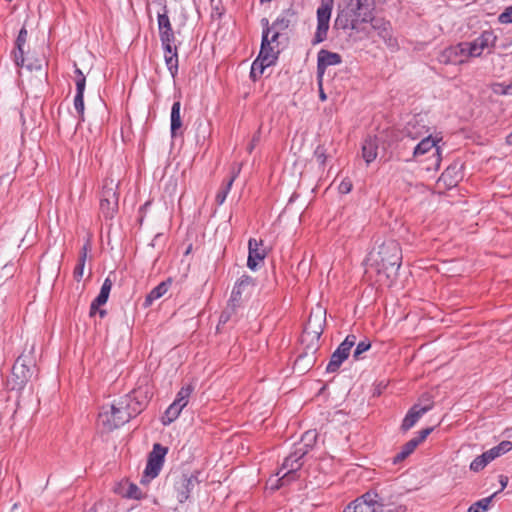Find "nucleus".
<instances>
[{"label":"nucleus","mask_w":512,"mask_h":512,"mask_svg":"<svg viewBox=\"0 0 512 512\" xmlns=\"http://www.w3.org/2000/svg\"><path fill=\"white\" fill-rule=\"evenodd\" d=\"M261 246L262 241L258 242L256 239H250L248 242L249 255L247 259V266L251 270H255L259 262L263 261L266 256V252Z\"/></svg>","instance_id":"obj_15"},{"label":"nucleus","mask_w":512,"mask_h":512,"mask_svg":"<svg viewBox=\"0 0 512 512\" xmlns=\"http://www.w3.org/2000/svg\"><path fill=\"white\" fill-rule=\"evenodd\" d=\"M195 386L193 384H187L183 386L176 395L175 404L185 408L189 402L190 396L193 393Z\"/></svg>","instance_id":"obj_30"},{"label":"nucleus","mask_w":512,"mask_h":512,"mask_svg":"<svg viewBox=\"0 0 512 512\" xmlns=\"http://www.w3.org/2000/svg\"><path fill=\"white\" fill-rule=\"evenodd\" d=\"M252 149H253V146L249 145V151H252Z\"/></svg>","instance_id":"obj_59"},{"label":"nucleus","mask_w":512,"mask_h":512,"mask_svg":"<svg viewBox=\"0 0 512 512\" xmlns=\"http://www.w3.org/2000/svg\"><path fill=\"white\" fill-rule=\"evenodd\" d=\"M497 493L498 492H495L491 496L483 498V499L477 501L476 503L472 504L469 507L468 512H484V511H486L489 508L493 497H495L497 495Z\"/></svg>","instance_id":"obj_35"},{"label":"nucleus","mask_w":512,"mask_h":512,"mask_svg":"<svg viewBox=\"0 0 512 512\" xmlns=\"http://www.w3.org/2000/svg\"><path fill=\"white\" fill-rule=\"evenodd\" d=\"M261 23L264 26L263 35H262V43H261V49H260L259 56L252 64V68H251V76L252 77H255L257 70H259V73L262 74L264 69L266 67H269L272 64H274L275 60L277 59V55L271 46V44L274 41H271V38H269V34H270L269 21L266 18H264L261 20Z\"/></svg>","instance_id":"obj_5"},{"label":"nucleus","mask_w":512,"mask_h":512,"mask_svg":"<svg viewBox=\"0 0 512 512\" xmlns=\"http://www.w3.org/2000/svg\"><path fill=\"white\" fill-rule=\"evenodd\" d=\"M352 189V183L349 180H343L339 185V191L342 194H347Z\"/></svg>","instance_id":"obj_49"},{"label":"nucleus","mask_w":512,"mask_h":512,"mask_svg":"<svg viewBox=\"0 0 512 512\" xmlns=\"http://www.w3.org/2000/svg\"><path fill=\"white\" fill-rule=\"evenodd\" d=\"M497 458V451L493 448L476 457L470 464V469L474 472L481 471L488 463Z\"/></svg>","instance_id":"obj_26"},{"label":"nucleus","mask_w":512,"mask_h":512,"mask_svg":"<svg viewBox=\"0 0 512 512\" xmlns=\"http://www.w3.org/2000/svg\"><path fill=\"white\" fill-rule=\"evenodd\" d=\"M371 347V343L369 341H360L355 350H354V353H353V358L355 360H359L360 359V356L361 354H363L364 352L368 351Z\"/></svg>","instance_id":"obj_40"},{"label":"nucleus","mask_w":512,"mask_h":512,"mask_svg":"<svg viewBox=\"0 0 512 512\" xmlns=\"http://www.w3.org/2000/svg\"><path fill=\"white\" fill-rule=\"evenodd\" d=\"M27 30L26 28H22L20 31H19V34H18V37L16 39V42H15V46L16 47H24L26 41H27Z\"/></svg>","instance_id":"obj_47"},{"label":"nucleus","mask_w":512,"mask_h":512,"mask_svg":"<svg viewBox=\"0 0 512 512\" xmlns=\"http://www.w3.org/2000/svg\"><path fill=\"white\" fill-rule=\"evenodd\" d=\"M108 298L109 296L107 294L100 292L91 303L90 314L93 315L94 313H96L98 308L107 302Z\"/></svg>","instance_id":"obj_38"},{"label":"nucleus","mask_w":512,"mask_h":512,"mask_svg":"<svg viewBox=\"0 0 512 512\" xmlns=\"http://www.w3.org/2000/svg\"><path fill=\"white\" fill-rule=\"evenodd\" d=\"M332 6V0H322L320 6L317 9V29L312 41L314 45L323 42L327 37Z\"/></svg>","instance_id":"obj_7"},{"label":"nucleus","mask_w":512,"mask_h":512,"mask_svg":"<svg viewBox=\"0 0 512 512\" xmlns=\"http://www.w3.org/2000/svg\"><path fill=\"white\" fill-rule=\"evenodd\" d=\"M33 367L31 357L20 355L13 365L12 374L7 380V387L10 390H23L33 375Z\"/></svg>","instance_id":"obj_4"},{"label":"nucleus","mask_w":512,"mask_h":512,"mask_svg":"<svg viewBox=\"0 0 512 512\" xmlns=\"http://www.w3.org/2000/svg\"><path fill=\"white\" fill-rule=\"evenodd\" d=\"M254 287V279L251 276L243 275L235 284L230 301L235 306L242 298V296H247L252 292Z\"/></svg>","instance_id":"obj_13"},{"label":"nucleus","mask_w":512,"mask_h":512,"mask_svg":"<svg viewBox=\"0 0 512 512\" xmlns=\"http://www.w3.org/2000/svg\"><path fill=\"white\" fill-rule=\"evenodd\" d=\"M171 281H163L158 284L155 288H153L150 293L146 296L144 301V307H149L153 304L154 301L161 298L169 289Z\"/></svg>","instance_id":"obj_28"},{"label":"nucleus","mask_w":512,"mask_h":512,"mask_svg":"<svg viewBox=\"0 0 512 512\" xmlns=\"http://www.w3.org/2000/svg\"><path fill=\"white\" fill-rule=\"evenodd\" d=\"M340 63H341V56L339 54L330 52L327 50H321L318 53V59H317L318 74L321 76L324 74L325 69L328 66L338 65Z\"/></svg>","instance_id":"obj_20"},{"label":"nucleus","mask_w":512,"mask_h":512,"mask_svg":"<svg viewBox=\"0 0 512 512\" xmlns=\"http://www.w3.org/2000/svg\"><path fill=\"white\" fill-rule=\"evenodd\" d=\"M125 496L133 499H140L142 497L141 490L135 484H129Z\"/></svg>","instance_id":"obj_42"},{"label":"nucleus","mask_w":512,"mask_h":512,"mask_svg":"<svg viewBox=\"0 0 512 512\" xmlns=\"http://www.w3.org/2000/svg\"><path fill=\"white\" fill-rule=\"evenodd\" d=\"M87 253H88V244H86L82 247L80 256L78 259V264L74 268L73 274H74V278L77 281H80L81 278L83 277V271H84V266H85V262H86V258H87Z\"/></svg>","instance_id":"obj_33"},{"label":"nucleus","mask_w":512,"mask_h":512,"mask_svg":"<svg viewBox=\"0 0 512 512\" xmlns=\"http://www.w3.org/2000/svg\"><path fill=\"white\" fill-rule=\"evenodd\" d=\"M128 410L129 405H124L123 401L120 400L118 403L112 404L109 409L101 411L98 421L105 429L111 431L124 425L132 418Z\"/></svg>","instance_id":"obj_6"},{"label":"nucleus","mask_w":512,"mask_h":512,"mask_svg":"<svg viewBox=\"0 0 512 512\" xmlns=\"http://www.w3.org/2000/svg\"><path fill=\"white\" fill-rule=\"evenodd\" d=\"M428 130L426 126L423 124V119L414 116L411 120H409L405 126L404 133L407 137L412 140L418 139L424 136Z\"/></svg>","instance_id":"obj_21"},{"label":"nucleus","mask_w":512,"mask_h":512,"mask_svg":"<svg viewBox=\"0 0 512 512\" xmlns=\"http://www.w3.org/2000/svg\"><path fill=\"white\" fill-rule=\"evenodd\" d=\"M347 8L355 9V20H357V29L359 28V24L362 22H368L372 20L371 12L369 11L367 6H364L360 0H357L356 4H350Z\"/></svg>","instance_id":"obj_29"},{"label":"nucleus","mask_w":512,"mask_h":512,"mask_svg":"<svg viewBox=\"0 0 512 512\" xmlns=\"http://www.w3.org/2000/svg\"><path fill=\"white\" fill-rule=\"evenodd\" d=\"M494 451H497V457L500 455L509 452L512 449V442L510 441H502L499 445L493 447Z\"/></svg>","instance_id":"obj_45"},{"label":"nucleus","mask_w":512,"mask_h":512,"mask_svg":"<svg viewBox=\"0 0 512 512\" xmlns=\"http://www.w3.org/2000/svg\"><path fill=\"white\" fill-rule=\"evenodd\" d=\"M507 143L512 145V132L507 136Z\"/></svg>","instance_id":"obj_56"},{"label":"nucleus","mask_w":512,"mask_h":512,"mask_svg":"<svg viewBox=\"0 0 512 512\" xmlns=\"http://www.w3.org/2000/svg\"><path fill=\"white\" fill-rule=\"evenodd\" d=\"M199 472L192 473L190 475H182L178 481L175 483V490L177 492V499L179 502L183 503L186 501L190 493L196 488L199 484L198 479Z\"/></svg>","instance_id":"obj_11"},{"label":"nucleus","mask_w":512,"mask_h":512,"mask_svg":"<svg viewBox=\"0 0 512 512\" xmlns=\"http://www.w3.org/2000/svg\"><path fill=\"white\" fill-rule=\"evenodd\" d=\"M100 317H104L106 315V310H99Z\"/></svg>","instance_id":"obj_57"},{"label":"nucleus","mask_w":512,"mask_h":512,"mask_svg":"<svg viewBox=\"0 0 512 512\" xmlns=\"http://www.w3.org/2000/svg\"><path fill=\"white\" fill-rule=\"evenodd\" d=\"M468 50L467 42H461L457 45L450 46L445 49L442 54L443 61L453 64H462L471 58V56L468 55Z\"/></svg>","instance_id":"obj_12"},{"label":"nucleus","mask_w":512,"mask_h":512,"mask_svg":"<svg viewBox=\"0 0 512 512\" xmlns=\"http://www.w3.org/2000/svg\"><path fill=\"white\" fill-rule=\"evenodd\" d=\"M355 343L356 336L353 334L348 335L331 355L330 361L326 367V371L329 373H334L338 371L342 363L350 355V351L352 347L355 345Z\"/></svg>","instance_id":"obj_9"},{"label":"nucleus","mask_w":512,"mask_h":512,"mask_svg":"<svg viewBox=\"0 0 512 512\" xmlns=\"http://www.w3.org/2000/svg\"><path fill=\"white\" fill-rule=\"evenodd\" d=\"M75 85H76V94L84 95L85 87H86V77L83 72L76 67L75 68Z\"/></svg>","instance_id":"obj_36"},{"label":"nucleus","mask_w":512,"mask_h":512,"mask_svg":"<svg viewBox=\"0 0 512 512\" xmlns=\"http://www.w3.org/2000/svg\"><path fill=\"white\" fill-rule=\"evenodd\" d=\"M508 477L507 476H504V475H500L499 476V482H500V485H501V490H503L507 484H508Z\"/></svg>","instance_id":"obj_52"},{"label":"nucleus","mask_w":512,"mask_h":512,"mask_svg":"<svg viewBox=\"0 0 512 512\" xmlns=\"http://www.w3.org/2000/svg\"><path fill=\"white\" fill-rule=\"evenodd\" d=\"M355 16L354 8H346L338 13L337 18L335 20V26L338 29H351L357 30V20L353 18Z\"/></svg>","instance_id":"obj_19"},{"label":"nucleus","mask_w":512,"mask_h":512,"mask_svg":"<svg viewBox=\"0 0 512 512\" xmlns=\"http://www.w3.org/2000/svg\"><path fill=\"white\" fill-rule=\"evenodd\" d=\"M262 3L263 2H271L272 0H260Z\"/></svg>","instance_id":"obj_58"},{"label":"nucleus","mask_w":512,"mask_h":512,"mask_svg":"<svg viewBox=\"0 0 512 512\" xmlns=\"http://www.w3.org/2000/svg\"><path fill=\"white\" fill-rule=\"evenodd\" d=\"M74 108L80 120H84V95L76 94L74 97Z\"/></svg>","instance_id":"obj_39"},{"label":"nucleus","mask_w":512,"mask_h":512,"mask_svg":"<svg viewBox=\"0 0 512 512\" xmlns=\"http://www.w3.org/2000/svg\"><path fill=\"white\" fill-rule=\"evenodd\" d=\"M158 29L161 44L175 43V35L166 11L158 14Z\"/></svg>","instance_id":"obj_18"},{"label":"nucleus","mask_w":512,"mask_h":512,"mask_svg":"<svg viewBox=\"0 0 512 512\" xmlns=\"http://www.w3.org/2000/svg\"><path fill=\"white\" fill-rule=\"evenodd\" d=\"M320 99H321L322 101L326 100V95H325V93L323 92V90H322V89L320 90Z\"/></svg>","instance_id":"obj_55"},{"label":"nucleus","mask_w":512,"mask_h":512,"mask_svg":"<svg viewBox=\"0 0 512 512\" xmlns=\"http://www.w3.org/2000/svg\"><path fill=\"white\" fill-rule=\"evenodd\" d=\"M121 401H123L124 405H129L128 412L132 417L139 414L146 405V397L142 396L141 390H134L132 393L122 398Z\"/></svg>","instance_id":"obj_16"},{"label":"nucleus","mask_w":512,"mask_h":512,"mask_svg":"<svg viewBox=\"0 0 512 512\" xmlns=\"http://www.w3.org/2000/svg\"><path fill=\"white\" fill-rule=\"evenodd\" d=\"M164 50V59L167 69L169 70L172 78H175L178 73V53L177 47L174 43L162 44Z\"/></svg>","instance_id":"obj_17"},{"label":"nucleus","mask_w":512,"mask_h":512,"mask_svg":"<svg viewBox=\"0 0 512 512\" xmlns=\"http://www.w3.org/2000/svg\"><path fill=\"white\" fill-rule=\"evenodd\" d=\"M167 448L156 443L153 446V450L149 453L147 465L144 471L145 477L155 478L159 475L165 455L167 454Z\"/></svg>","instance_id":"obj_10"},{"label":"nucleus","mask_w":512,"mask_h":512,"mask_svg":"<svg viewBox=\"0 0 512 512\" xmlns=\"http://www.w3.org/2000/svg\"><path fill=\"white\" fill-rule=\"evenodd\" d=\"M112 288V281L109 278H106L101 286L100 292L105 293L109 296Z\"/></svg>","instance_id":"obj_50"},{"label":"nucleus","mask_w":512,"mask_h":512,"mask_svg":"<svg viewBox=\"0 0 512 512\" xmlns=\"http://www.w3.org/2000/svg\"><path fill=\"white\" fill-rule=\"evenodd\" d=\"M498 21L501 24L512 23V6H508L504 9V11L498 16Z\"/></svg>","instance_id":"obj_41"},{"label":"nucleus","mask_w":512,"mask_h":512,"mask_svg":"<svg viewBox=\"0 0 512 512\" xmlns=\"http://www.w3.org/2000/svg\"><path fill=\"white\" fill-rule=\"evenodd\" d=\"M232 185H233V180H228L223 185V187L218 191L216 198H215L218 205H222L225 202L227 195L229 194V192L231 190Z\"/></svg>","instance_id":"obj_37"},{"label":"nucleus","mask_w":512,"mask_h":512,"mask_svg":"<svg viewBox=\"0 0 512 512\" xmlns=\"http://www.w3.org/2000/svg\"><path fill=\"white\" fill-rule=\"evenodd\" d=\"M241 171V164H236L232 167L231 177L229 180L235 181Z\"/></svg>","instance_id":"obj_51"},{"label":"nucleus","mask_w":512,"mask_h":512,"mask_svg":"<svg viewBox=\"0 0 512 512\" xmlns=\"http://www.w3.org/2000/svg\"><path fill=\"white\" fill-rule=\"evenodd\" d=\"M184 408L181 406L175 404L174 402L170 404V406L166 409L163 417H162V424L163 425H170L172 422H174L180 415L181 411Z\"/></svg>","instance_id":"obj_31"},{"label":"nucleus","mask_w":512,"mask_h":512,"mask_svg":"<svg viewBox=\"0 0 512 512\" xmlns=\"http://www.w3.org/2000/svg\"><path fill=\"white\" fill-rule=\"evenodd\" d=\"M494 91L502 95H512V83L510 84H497Z\"/></svg>","instance_id":"obj_46"},{"label":"nucleus","mask_w":512,"mask_h":512,"mask_svg":"<svg viewBox=\"0 0 512 512\" xmlns=\"http://www.w3.org/2000/svg\"><path fill=\"white\" fill-rule=\"evenodd\" d=\"M316 440V433L313 431H307L301 439V442L295 447V449L284 459V462L278 471L277 475L282 473L281 485L284 482H289L294 479V474L302 466L301 459L308 453Z\"/></svg>","instance_id":"obj_3"},{"label":"nucleus","mask_w":512,"mask_h":512,"mask_svg":"<svg viewBox=\"0 0 512 512\" xmlns=\"http://www.w3.org/2000/svg\"><path fill=\"white\" fill-rule=\"evenodd\" d=\"M304 360L303 357H299L297 358V360L295 361V364H294V369L295 370H298V371H302V369L300 368V364L301 362Z\"/></svg>","instance_id":"obj_54"},{"label":"nucleus","mask_w":512,"mask_h":512,"mask_svg":"<svg viewBox=\"0 0 512 512\" xmlns=\"http://www.w3.org/2000/svg\"><path fill=\"white\" fill-rule=\"evenodd\" d=\"M417 446L418 444L416 440H409L402 446L401 451L394 457V463H399L406 459L410 454L413 453Z\"/></svg>","instance_id":"obj_32"},{"label":"nucleus","mask_w":512,"mask_h":512,"mask_svg":"<svg viewBox=\"0 0 512 512\" xmlns=\"http://www.w3.org/2000/svg\"><path fill=\"white\" fill-rule=\"evenodd\" d=\"M86 512H96V511L94 509H90V510H88Z\"/></svg>","instance_id":"obj_60"},{"label":"nucleus","mask_w":512,"mask_h":512,"mask_svg":"<svg viewBox=\"0 0 512 512\" xmlns=\"http://www.w3.org/2000/svg\"><path fill=\"white\" fill-rule=\"evenodd\" d=\"M13 58H14L15 64L18 67L23 66V64H24V47H16L15 46V50L13 52Z\"/></svg>","instance_id":"obj_43"},{"label":"nucleus","mask_w":512,"mask_h":512,"mask_svg":"<svg viewBox=\"0 0 512 512\" xmlns=\"http://www.w3.org/2000/svg\"><path fill=\"white\" fill-rule=\"evenodd\" d=\"M314 156L320 165H324L327 159L326 149L324 148V146H317L314 152Z\"/></svg>","instance_id":"obj_44"},{"label":"nucleus","mask_w":512,"mask_h":512,"mask_svg":"<svg viewBox=\"0 0 512 512\" xmlns=\"http://www.w3.org/2000/svg\"><path fill=\"white\" fill-rule=\"evenodd\" d=\"M397 502L398 496L384 489L370 490L348 504L343 512H405V507Z\"/></svg>","instance_id":"obj_1"},{"label":"nucleus","mask_w":512,"mask_h":512,"mask_svg":"<svg viewBox=\"0 0 512 512\" xmlns=\"http://www.w3.org/2000/svg\"><path fill=\"white\" fill-rule=\"evenodd\" d=\"M435 148L434 154L437 155V162H439V147L435 139L428 135L424 137L413 149V156L418 157L424 155Z\"/></svg>","instance_id":"obj_23"},{"label":"nucleus","mask_w":512,"mask_h":512,"mask_svg":"<svg viewBox=\"0 0 512 512\" xmlns=\"http://www.w3.org/2000/svg\"><path fill=\"white\" fill-rule=\"evenodd\" d=\"M431 408L432 404L425 406H421L420 404L413 405L404 417L401 424V429L403 431H408L411 429L426 412L431 410Z\"/></svg>","instance_id":"obj_14"},{"label":"nucleus","mask_w":512,"mask_h":512,"mask_svg":"<svg viewBox=\"0 0 512 512\" xmlns=\"http://www.w3.org/2000/svg\"><path fill=\"white\" fill-rule=\"evenodd\" d=\"M118 198L113 189L104 192L100 202V208L106 218H112L117 207Z\"/></svg>","instance_id":"obj_22"},{"label":"nucleus","mask_w":512,"mask_h":512,"mask_svg":"<svg viewBox=\"0 0 512 512\" xmlns=\"http://www.w3.org/2000/svg\"><path fill=\"white\" fill-rule=\"evenodd\" d=\"M368 261L377 268L379 273H385L388 278L396 276L402 262L399 243L395 240L384 241L370 253Z\"/></svg>","instance_id":"obj_2"},{"label":"nucleus","mask_w":512,"mask_h":512,"mask_svg":"<svg viewBox=\"0 0 512 512\" xmlns=\"http://www.w3.org/2000/svg\"><path fill=\"white\" fill-rule=\"evenodd\" d=\"M289 12L284 11L282 12L276 20L272 23V26L270 28V32L274 31V33L271 36V41H276L279 37V34L281 31L286 30L290 25V19H289Z\"/></svg>","instance_id":"obj_25"},{"label":"nucleus","mask_w":512,"mask_h":512,"mask_svg":"<svg viewBox=\"0 0 512 512\" xmlns=\"http://www.w3.org/2000/svg\"><path fill=\"white\" fill-rule=\"evenodd\" d=\"M378 140L376 137H367L362 144V157L367 164H370L377 157Z\"/></svg>","instance_id":"obj_24"},{"label":"nucleus","mask_w":512,"mask_h":512,"mask_svg":"<svg viewBox=\"0 0 512 512\" xmlns=\"http://www.w3.org/2000/svg\"><path fill=\"white\" fill-rule=\"evenodd\" d=\"M181 103L176 101L173 103L171 108V136L176 137L180 134V130L182 128V119H181Z\"/></svg>","instance_id":"obj_27"},{"label":"nucleus","mask_w":512,"mask_h":512,"mask_svg":"<svg viewBox=\"0 0 512 512\" xmlns=\"http://www.w3.org/2000/svg\"><path fill=\"white\" fill-rule=\"evenodd\" d=\"M316 321H317V319L316 318L314 319L313 315H310L307 325L304 329V334L305 335L312 334L313 337H315L316 339H319V337L322 333V323H321V321H318V323L316 325L314 323Z\"/></svg>","instance_id":"obj_34"},{"label":"nucleus","mask_w":512,"mask_h":512,"mask_svg":"<svg viewBox=\"0 0 512 512\" xmlns=\"http://www.w3.org/2000/svg\"><path fill=\"white\" fill-rule=\"evenodd\" d=\"M230 316L227 311L223 312L220 316V322L226 323L229 320Z\"/></svg>","instance_id":"obj_53"},{"label":"nucleus","mask_w":512,"mask_h":512,"mask_svg":"<svg viewBox=\"0 0 512 512\" xmlns=\"http://www.w3.org/2000/svg\"><path fill=\"white\" fill-rule=\"evenodd\" d=\"M433 431V428L432 427H429V428H425V429H422L420 432H419V435L417 437H414L412 438L413 440H416L417 441V444L419 445L420 443H422L427 437L428 435Z\"/></svg>","instance_id":"obj_48"},{"label":"nucleus","mask_w":512,"mask_h":512,"mask_svg":"<svg viewBox=\"0 0 512 512\" xmlns=\"http://www.w3.org/2000/svg\"><path fill=\"white\" fill-rule=\"evenodd\" d=\"M497 36L492 30L483 31L473 41L467 42L468 44V55L471 58L480 57L487 50V53H491L496 45Z\"/></svg>","instance_id":"obj_8"}]
</instances>
